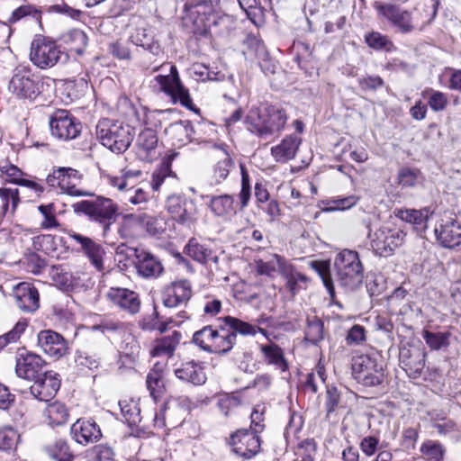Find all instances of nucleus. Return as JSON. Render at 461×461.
<instances>
[{"instance_id": "1", "label": "nucleus", "mask_w": 461, "mask_h": 461, "mask_svg": "<svg viewBox=\"0 0 461 461\" xmlns=\"http://www.w3.org/2000/svg\"><path fill=\"white\" fill-rule=\"evenodd\" d=\"M286 122L285 111L275 105L252 107L244 121L248 131L263 140L279 135Z\"/></svg>"}, {"instance_id": "2", "label": "nucleus", "mask_w": 461, "mask_h": 461, "mask_svg": "<svg viewBox=\"0 0 461 461\" xmlns=\"http://www.w3.org/2000/svg\"><path fill=\"white\" fill-rule=\"evenodd\" d=\"M96 136L113 152L123 153L132 141V128L122 122L104 118L96 125Z\"/></svg>"}, {"instance_id": "3", "label": "nucleus", "mask_w": 461, "mask_h": 461, "mask_svg": "<svg viewBox=\"0 0 461 461\" xmlns=\"http://www.w3.org/2000/svg\"><path fill=\"white\" fill-rule=\"evenodd\" d=\"M337 281L346 290H355L363 281L364 269L358 253L343 249L335 258Z\"/></svg>"}, {"instance_id": "4", "label": "nucleus", "mask_w": 461, "mask_h": 461, "mask_svg": "<svg viewBox=\"0 0 461 461\" xmlns=\"http://www.w3.org/2000/svg\"><path fill=\"white\" fill-rule=\"evenodd\" d=\"M74 212L77 214L86 215L90 221H96L104 226V232H107L110 226L116 221L118 206L111 199L96 197L93 200H84L72 204Z\"/></svg>"}, {"instance_id": "5", "label": "nucleus", "mask_w": 461, "mask_h": 461, "mask_svg": "<svg viewBox=\"0 0 461 461\" xmlns=\"http://www.w3.org/2000/svg\"><path fill=\"white\" fill-rule=\"evenodd\" d=\"M150 86L159 93L169 96L173 103H180L184 107L194 111V104L188 89L181 82L177 68L175 65L169 68L167 75H158L151 81Z\"/></svg>"}, {"instance_id": "6", "label": "nucleus", "mask_w": 461, "mask_h": 461, "mask_svg": "<svg viewBox=\"0 0 461 461\" xmlns=\"http://www.w3.org/2000/svg\"><path fill=\"white\" fill-rule=\"evenodd\" d=\"M30 59L41 69L50 68L59 63H65L68 55L62 51L55 41L37 36L31 44Z\"/></svg>"}, {"instance_id": "7", "label": "nucleus", "mask_w": 461, "mask_h": 461, "mask_svg": "<svg viewBox=\"0 0 461 461\" xmlns=\"http://www.w3.org/2000/svg\"><path fill=\"white\" fill-rule=\"evenodd\" d=\"M183 23L191 32L206 33L213 17V8L206 0H188L185 4Z\"/></svg>"}, {"instance_id": "8", "label": "nucleus", "mask_w": 461, "mask_h": 461, "mask_svg": "<svg viewBox=\"0 0 461 461\" xmlns=\"http://www.w3.org/2000/svg\"><path fill=\"white\" fill-rule=\"evenodd\" d=\"M368 238L375 253L382 257H387L403 243L405 233L400 228L386 223L373 233L369 230Z\"/></svg>"}, {"instance_id": "9", "label": "nucleus", "mask_w": 461, "mask_h": 461, "mask_svg": "<svg viewBox=\"0 0 461 461\" xmlns=\"http://www.w3.org/2000/svg\"><path fill=\"white\" fill-rule=\"evenodd\" d=\"M352 372L355 378L366 386L380 384L384 378L383 364L368 355L352 358Z\"/></svg>"}, {"instance_id": "10", "label": "nucleus", "mask_w": 461, "mask_h": 461, "mask_svg": "<svg viewBox=\"0 0 461 461\" xmlns=\"http://www.w3.org/2000/svg\"><path fill=\"white\" fill-rule=\"evenodd\" d=\"M379 18L387 20L390 24L402 34H408L413 32L417 27V23L412 17L411 12L403 10L393 4H384L375 1L373 5Z\"/></svg>"}, {"instance_id": "11", "label": "nucleus", "mask_w": 461, "mask_h": 461, "mask_svg": "<svg viewBox=\"0 0 461 461\" xmlns=\"http://www.w3.org/2000/svg\"><path fill=\"white\" fill-rule=\"evenodd\" d=\"M82 176L77 170L71 167H59L47 176V184L60 190L61 193L72 196H86L88 194L81 190L78 185L81 183Z\"/></svg>"}, {"instance_id": "12", "label": "nucleus", "mask_w": 461, "mask_h": 461, "mask_svg": "<svg viewBox=\"0 0 461 461\" xmlns=\"http://www.w3.org/2000/svg\"><path fill=\"white\" fill-rule=\"evenodd\" d=\"M233 452L244 460L257 456L261 450V439L258 433L249 429H239L230 436Z\"/></svg>"}, {"instance_id": "13", "label": "nucleus", "mask_w": 461, "mask_h": 461, "mask_svg": "<svg viewBox=\"0 0 461 461\" xmlns=\"http://www.w3.org/2000/svg\"><path fill=\"white\" fill-rule=\"evenodd\" d=\"M166 208L171 216L184 225L194 224L199 211L194 200L182 195H171L167 200Z\"/></svg>"}, {"instance_id": "14", "label": "nucleus", "mask_w": 461, "mask_h": 461, "mask_svg": "<svg viewBox=\"0 0 461 461\" xmlns=\"http://www.w3.org/2000/svg\"><path fill=\"white\" fill-rule=\"evenodd\" d=\"M50 129L52 136L59 140H73L80 132V124L67 110H57L50 116Z\"/></svg>"}, {"instance_id": "15", "label": "nucleus", "mask_w": 461, "mask_h": 461, "mask_svg": "<svg viewBox=\"0 0 461 461\" xmlns=\"http://www.w3.org/2000/svg\"><path fill=\"white\" fill-rule=\"evenodd\" d=\"M136 157L144 162H152L158 156V137L157 131L149 127L140 131L134 142Z\"/></svg>"}, {"instance_id": "16", "label": "nucleus", "mask_w": 461, "mask_h": 461, "mask_svg": "<svg viewBox=\"0 0 461 461\" xmlns=\"http://www.w3.org/2000/svg\"><path fill=\"white\" fill-rule=\"evenodd\" d=\"M37 344L49 357L59 359L68 353L67 340L59 333L44 330L38 333Z\"/></svg>"}, {"instance_id": "17", "label": "nucleus", "mask_w": 461, "mask_h": 461, "mask_svg": "<svg viewBox=\"0 0 461 461\" xmlns=\"http://www.w3.org/2000/svg\"><path fill=\"white\" fill-rule=\"evenodd\" d=\"M106 296L113 305L130 314H136L140 309V296L132 290L122 287H111Z\"/></svg>"}, {"instance_id": "18", "label": "nucleus", "mask_w": 461, "mask_h": 461, "mask_svg": "<svg viewBox=\"0 0 461 461\" xmlns=\"http://www.w3.org/2000/svg\"><path fill=\"white\" fill-rule=\"evenodd\" d=\"M59 387L60 380L58 378V375L50 371L44 372L43 375L34 379L30 391L39 401L48 402L55 396Z\"/></svg>"}, {"instance_id": "19", "label": "nucleus", "mask_w": 461, "mask_h": 461, "mask_svg": "<svg viewBox=\"0 0 461 461\" xmlns=\"http://www.w3.org/2000/svg\"><path fill=\"white\" fill-rule=\"evenodd\" d=\"M45 364L41 357L35 353H21L17 358L15 371L19 377L34 380L43 375L42 369Z\"/></svg>"}, {"instance_id": "20", "label": "nucleus", "mask_w": 461, "mask_h": 461, "mask_svg": "<svg viewBox=\"0 0 461 461\" xmlns=\"http://www.w3.org/2000/svg\"><path fill=\"white\" fill-rule=\"evenodd\" d=\"M427 353L424 349L410 347L400 350V363L410 377H419L425 366Z\"/></svg>"}, {"instance_id": "21", "label": "nucleus", "mask_w": 461, "mask_h": 461, "mask_svg": "<svg viewBox=\"0 0 461 461\" xmlns=\"http://www.w3.org/2000/svg\"><path fill=\"white\" fill-rule=\"evenodd\" d=\"M14 297L18 308L24 312L33 313L40 307L39 292L30 283L23 282L15 285Z\"/></svg>"}, {"instance_id": "22", "label": "nucleus", "mask_w": 461, "mask_h": 461, "mask_svg": "<svg viewBox=\"0 0 461 461\" xmlns=\"http://www.w3.org/2000/svg\"><path fill=\"white\" fill-rule=\"evenodd\" d=\"M192 296L191 285L187 280L171 283L163 292V303L166 307L174 308L186 303Z\"/></svg>"}, {"instance_id": "23", "label": "nucleus", "mask_w": 461, "mask_h": 461, "mask_svg": "<svg viewBox=\"0 0 461 461\" xmlns=\"http://www.w3.org/2000/svg\"><path fill=\"white\" fill-rule=\"evenodd\" d=\"M135 266L138 274L145 278L158 277L163 272L161 262L143 249H135Z\"/></svg>"}, {"instance_id": "24", "label": "nucleus", "mask_w": 461, "mask_h": 461, "mask_svg": "<svg viewBox=\"0 0 461 461\" xmlns=\"http://www.w3.org/2000/svg\"><path fill=\"white\" fill-rule=\"evenodd\" d=\"M435 236L444 248L455 249L461 246V224L456 221H447L436 226Z\"/></svg>"}, {"instance_id": "25", "label": "nucleus", "mask_w": 461, "mask_h": 461, "mask_svg": "<svg viewBox=\"0 0 461 461\" xmlns=\"http://www.w3.org/2000/svg\"><path fill=\"white\" fill-rule=\"evenodd\" d=\"M73 438L81 445L96 442L102 432L98 425L91 420H77L71 427Z\"/></svg>"}, {"instance_id": "26", "label": "nucleus", "mask_w": 461, "mask_h": 461, "mask_svg": "<svg viewBox=\"0 0 461 461\" xmlns=\"http://www.w3.org/2000/svg\"><path fill=\"white\" fill-rule=\"evenodd\" d=\"M171 144L176 148L183 147L194 140H198L189 121H179L170 124L165 130Z\"/></svg>"}, {"instance_id": "27", "label": "nucleus", "mask_w": 461, "mask_h": 461, "mask_svg": "<svg viewBox=\"0 0 461 461\" xmlns=\"http://www.w3.org/2000/svg\"><path fill=\"white\" fill-rule=\"evenodd\" d=\"M70 237L80 244L92 265L99 271L104 270V256L105 252L103 246L92 239L78 233H73Z\"/></svg>"}, {"instance_id": "28", "label": "nucleus", "mask_w": 461, "mask_h": 461, "mask_svg": "<svg viewBox=\"0 0 461 461\" xmlns=\"http://www.w3.org/2000/svg\"><path fill=\"white\" fill-rule=\"evenodd\" d=\"M40 82L29 76L15 74L9 84V89L20 98L34 100L40 94Z\"/></svg>"}, {"instance_id": "29", "label": "nucleus", "mask_w": 461, "mask_h": 461, "mask_svg": "<svg viewBox=\"0 0 461 461\" xmlns=\"http://www.w3.org/2000/svg\"><path fill=\"white\" fill-rule=\"evenodd\" d=\"M301 145V139L295 135L284 138L280 143L270 149V154L277 163H286L295 158Z\"/></svg>"}, {"instance_id": "30", "label": "nucleus", "mask_w": 461, "mask_h": 461, "mask_svg": "<svg viewBox=\"0 0 461 461\" xmlns=\"http://www.w3.org/2000/svg\"><path fill=\"white\" fill-rule=\"evenodd\" d=\"M131 42L143 48L153 56L158 57L163 54V50L156 39L154 32L149 28H138L130 36Z\"/></svg>"}, {"instance_id": "31", "label": "nucleus", "mask_w": 461, "mask_h": 461, "mask_svg": "<svg viewBox=\"0 0 461 461\" xmlns=\"http://www.w3.org/2000/svg\"><path fill=\"white\" fill-rule=\"evenodd\" d=\"M175 375L185 382L194 385H200L205 383L206 376L202 366L194 361L182 363L175 369Z\"/></svg>"}, {"instance_id": "32", "label": "nucleus", "mask_w": 461, "mask_h": 461, "mask_svg": "<svg viewBox=\"0 0 461 461\" xmlns=\"http://www.w3.org/2000/svg\"><path fill=\"white\" fill-rule=\"evenodd\" d=\"M212 212L218 217L228 218L236 214L238 203L230 194L213 195L208 203Z\"/></svg>"}, {"instance_id": "33", "label": "nucleus", "mask_w": 461, "mask_h": 461, "mask_svg": "<svg viewBox=\"0 0 461 461\" xmlns=\"http://www.w3.org/2000/svg\"><path fill=\"white\" fill-rule=\"evenodd\" d=\"M180 339L181 334L176 331L156 339L150 349V356L153 357H171Z\"/></svg>"}, {"instance_id": "34", "label": "nucleus", "mask_w": 461, "mask_h": 461, "mask_svg": "<svg viewBox=\"0 0 461 461\" xmlns=\"http://www.w3.org/2000/svg\"><path fill=\"white\" fill-rule=\"evenodd\" d=\"M163 369V365L156 363L146 377L147 389L155 401L160 399L166 392Z\"/></svg>"}, {"instance_id": "35", "label": "nucleus", "mask_w": 461, "mask_h": 461, "mask_svg": "<svg viewBox=\"0 0 461 461\" xmlns=\"http://www.w3.org/2000/svg\"><path fill=\"white\" fill-rule=\"evenodd\" d=\"M186 254L194 260L207 264L209 262L217 263L218 257L214 251H212L206 245L200 243L196 239H191L185 246Z\"/></svg>"}, {"instance_id": "36", "label": "nucleus", "mask_w": 461, "mask_h": 461, "mask_svg": "<svg viewBox=\"0 0 461 461\" xmlns=\"http://www.w3.org/2000/svg\"><path fill=\"white\" fill-rule=\"evenodd\" d=\"M26 16H32L37 21H40L41 12L31 5H25L16 8L8 18L7 23H0V32L2 33V36L9 38L12 33L9 24L15 23Z\"/></svg>"}, {"instance_id": "37", "label": "nucleus", "mask_w": 461, "mask_h": 461, "mask_svg": "<svg viewBox=\"0 0 461 461\" xmlns=\"http://www.w3.org/2000/svg\"><path fill=\"white\" fill-rule=\"evenodd\" d=\"M286 260L277 255H269L266 259H255L254 266L258 275L273 276L275 273L279 270L282 273V267L286 266Z\"/></svg>"}, {"instance_id": "38", "label": "nucleus", "mask_w": 461, "mask_h": 461, "mask_svg": "<svg viewBox=\"0 0 461 461\" xmlns=\"http://www.w3.org/2000/svg\"><path fill=\"white\" fill-rule=\"evenodd\" d=\"M260 351L268 365L275 366L282 372L288 369V364L285 358L284 351L278 345L273 342L261 345Z\"/></svg>"}, {"instance_id": "39", "label": "nucleus", "mask_w": 461, "mask_h": 461, "mask_svg": "<svg viewBox=\"0 0 461 461\" xmlns=\"http://www.w3.org/2000/svg\"><path fill=\"white\" fill-rule=\"evenodd\" d=\"M236 343V335L230 330L221 328L216 330L213 342L212 343V353L225 354L229 352Z\"/></svg>"}, {"instance_id": "40", "label": "nucleus", "mask_w": 461, "mask_h": 461, "mask_svg": "<svg viewBox=\"0 0 461 461\" xmlns=\"http://www.w3.org/2000/svg\"><path fill=\"white\" fill-rule=\"evenodd\" d=\"M395 216L403 221L411 223L417 229L422 230L427 227L429 210L398 209L394 212Z\"/></svg>"}, {"instance_id": "41", "label": "nucleus", "mask_w": 461, "mask_h": 461, "mask_svg": "<svg viewBox=\"0 0 461 461\" xmlns=\"http://www.w3.org/2000/svg\"><path fill=\"white\" fill-rule=\"evenodd\" d=\"M61 41L70 51L82 54L87 45L88 38L82 30L72 29L62 34Z\"/></svg>"}, {"instance_id": "42", "label": "nucleus", "mask_w": 461, "mask_h": 461, "mask_svg": "<svg viewBox=\"0 0 461 461\" xmlns=\"http://www.w3.org/2000/svg\"><path fill=\"white\" fill-rule=\"evenodd\" d=\"M233 167L234 162L232 158L227 152L223 151L212 168V177L215 184H220L224 181Z\"/></svg>"}, {"instance_id": "43", "label": "nucleus", "mask_w": 461, "mask_h": 461, "mask_svg": "<svg viewBox=\"0 0 461 461\" xmlns=\"http://www.w3.org/2000/svg\"><path fill=\"white\" fill-rule=\"evenodd\" d=\"M45 415L51 425H63L67 422L68 412L66 406L59 402L49 404L45 410Z\"/></svg>"}, {"instance_id": "44", "label": "nucleus", "mask_w": 461, "mask_h": 461, "mask_svg": "<svg viewBox=\"0 0 461 461\" xmlns=\"http://www.w3.org/2000/svg\"><path fill=\"white\" fill-rule=\"evenodd\" d=\"M224 322L227 326L230 328V331L236 333H240L241 335L247 336V335H255L258 331L264 333V330L256 326L252 325L249 322H245L241 320H239L234 317H225Z\"/></svg>"}, {"instance_id": "45", "label": "nucleus", "mask_w": 461, "mask_h": 461, "mask_svg": "<svg viewBox=\"0 0 461 461\" xmlns=\"http://www.w3.org/2000/svg\"><path fill=\"white\" fill-rule=\"evenodd\" d=\"M423 97H428V104L433 112L444 111L448 104V98L445 93L432 88H427L421 93Z\"/></svg>"}, {"instance_id": "46", "label": "nucleus", "mask_w": 461, "mask_h": 461, "mask_svg": "<svg viewBox=\"0 0 461 461\" xmlns=\"http://www.w3.org/2000/svg\"><path fill=\"white\" fill-rule=\"evenodd\" d=\"M366 43L374 50H384L391 51L394 49L393 41L387 35H384L378 32H371L365 36Z\"/></svg>"}, {"instance_id": "47", "label": "nucleus", "mask_w": 461, "mask_h": 461, "mask_svg": "<svg viewBox=\"0 0 461 461\" xmlns=\"http://www.w3.org/2000/svg\"><path fill=\"white\" fill-rule=\"evenodd\" d=\"M422 337L426 344L432 350H439L449 345L450 333L448 332H431L429 330H424Z\"/></svg>"}, {"instance_id": "48", "label": "nucleus", "mask_w": 461, "mask_h": 461, "mask_svg": "<svg viewBox=\"0 0 461 461\" xmlns=\"http://www.w3.org/2000/svg\"><path fill=\"white\" fill-rule=\"evenodd\" d=\"M323 335V323L317 317L308 319L307 327L305 330V339L312 344L316 345L318 342L322 340Z\"/></svg>"}, {"instance_id": "49", "label": "nucleus", "mask_w": 461, "mask_h": 461, "mask_svg": "<svg viewBox=\"0 0 461 461\" xmlns=\"http://www.w3.org/2000/svg\"><path fill=\"white\" fill-rule=\"evenodd\" d=\"M20 202L18 189L13 188H0V206L2 208L1 213L5 214L9 209V204L12 205V212L16 210Z\"/></svg>"}, {"instance_id": "50", "label": "nucleus", "mask_w": 461, "mask_h": 461, "mask_svg": "<svg viewBox=\"0 0 461 461\" xmlns=\"http://www.w3.org/2000/svg\"><path fill=\"white\" fill-rule=\"evenodd\" d=\"M425 461H443L445 449L438 441L428 440L420 447Z\"/></svg>"}, {"instance_id": "51", "label": "nucleus", "mask_w": 461, "mask_h": 461, "mask_svg": "<svg viewBox=\"0 0 461 461\" xmlns=\"http://www.w3.org/2000/svg\"><path fill=\"white\" fill-rule=\"evenodd\" d=\"M311 267L318 273L329 294L333 296L334 285L330 273V263L327 261H312Z\"/></svg>"}, {"instance_id": "52", "label": "nucleus", "mask_w": 461, "mask_h": 461, "mask_svg": "<svg viewBox=\"0 0 461 461\" xmlns=\"http://www.w3.org/2000/svg\"><path fill=\"white\" fill-rule=\"evenodd\" d=\"M215 331L211 326H206L194 334L193 341L202 349L211 352Z\"/></svg>"}, {"instance_id": "53", "label": "nucleus", "mask_w": 461, "mask_h": 461, "mask_svg": "<svg viewBox=\"0 0 461 461\" xmlns=\"http://www.w3.org/2000/svg\"><path fill=\"white\" fill-rule=\"evenodd\" d=\"M281 275L285 278L286 286L293 294L298 291V282L306 280V277L303 274L296 271L293 266L288 263L282 267Z\"/></svg>"}, {"instance_id": "54", "label": "nucleus", "mask_w": 461, "mask_h": 461, "mask_svg": "<svg viewBox=\"0 0 461 461\" xmlns=\"http://www.w3.org/2000/svg\"><path fill=\"white\" fill-rule=\"evenodd\" d=\"M359 197L356 195H348L341 198H332L325 202V211H344L352 208L357 203Z\"/></svg>"}, {"instance_id": "55", "label": "nucleus", "mask_w": 461, "mask_h": 461, "mask_svg": "<svg viewBox=\"0 0 461 461\" xmlns=\"http://www.w3.org/2000/svg\"><path fill=\"white\" fill-rule=\"evenodd\" d=\"M28 324L27 319H20L9 332L0 336V347H5L9 343L16 342L28 327Z\"/></svg>"}, {"instance_id": "56", "label": "nucleus", "mask_w": 461, "mask_h": 461, "mask_svg": "<svg viewBox=\"0 0 461 461\" xmlns=\"http://www.w3.org/2000/svg\"><path fill=\"white\" fill-rule=\"evenodd\" d=\"M241 173V189L239 194L240 208L242 210L249 205V202L251 196V185L249 175L243 165H240Z\"/></svg>"}, {"instance_id": "57", "label": "nucleus", "mask_w": 461, "mask_h": 461, "mask_svg": "<svg viewBox=\"0 0 461 461\" xmlns=\"http://www.w3.org/2000/svg\"><path fill=\"white\" fill-rule=\"evenodd\" d=\"M19 434L10 427L0 429V449L9 451L14 449L19 441Z\"/></svg>"}, {"instance_id": "58", "label": "nucleus", "mask_w": 461, "mask_h": 461, "mask_svg": "<svg viewBox=\"0 0 461 461\" xmlns=\"http://www.w3.org/2000/svg\"><path fill=\"white\" fill-rule=\"evenodd\" d=\"M50 457L57 461H71L73 455L65 440L59 439L48 448Z\"/></svg>"}, {"instance_id": "59", "label": "nucleus", "mask_w": 461, "mask_h": 461, "mask_svg": "<svg viewBox=\"0 0 461 461\" xmlns=\"http://www.w3.org/2000/svg\"><path fill=\"white\" fill-rule=\"evenodd\" d=\"M420 178V172L418 169L402 167L399 170L397 180L402 187H414Z\"/></svg>"}, {"instance_id": "60", "label": "nucleus", "mask_w": 461, "mask_h": 461, "mask_svg": "<svg viewBox=\"0 0 461 461\" xmlns=\"http://www.w3.org/2000/svg\"><path fill=\"white\" fill-rule=\"evenodd\" d=\"M121 412L129 425H135L140 421V409L133 402L120 401Z\"/></svg>"}, {"instance_id": "61", "label": "nucleus", "mask_w": 461, "mask_h": 461, "mask_svg": "<svg viewBox=\"0 0 461 461\" xmlns=\"http://www.w3.org/2000/svg\"><path fill=\"white\" fill-rule=\"evenodd\" d=\"M242 402L243 400L239 393H230L221 395L218 400L217 405L220 411L227 416L230 411L239 407Z\"/></svg>"}, {"instance_id": "62", "label": "nucleus", "mask_w": 461, "mask_h": 461, "mask_svg": "<svg viewBox=\"0 0 461 461\" xmlns=\"http://www.w3.org/2000/svg\"><path fill=\"white\" fill-rule=\"evenodd\" d=\"M325 407L328 414L335 411L338 408L345 407L342 393L336 387L327 388Z\"/></svg>"}, {"instance_id": "63", "label": "nucleus", "mask_w": 461, "mask_h": 461, "mask_svg": "<svg viewBox=\"0 0 461 461\" xmlns=\"http://www.w3.org/2000/svg\"><path fill=\"white\" fill-rule=\"evenodd\" d=\"M39 212L44 217L41 227L45 230L57 228L59 224L55 217V206L53 203L41 204L38 207Z\"/></svg>"}, {"instance_id": "64", "label": "nucleus", "mask_w": 461, "mask_h": 461, "mask_svg": "<svg viewBox=\"0 0 461 461\" xmlns=\"http://www.w3.org/2000/svg\"><path fill=\"white\" fill-rule=\"evenodd\" d=\"M147 193L140 187L131 186L125 190L122 199L132 204H140L147 201Z\"/></svg>"}]
</instances>
